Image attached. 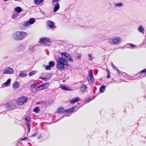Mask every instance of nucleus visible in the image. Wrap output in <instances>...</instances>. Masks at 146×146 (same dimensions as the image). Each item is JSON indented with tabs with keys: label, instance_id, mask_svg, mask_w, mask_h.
<instances>
[{
	"label": "nucleus",
	"instance_id": "3",
	"mask_svg": "<svg viewBox=\"0 0 146 146\" xmlns=\"http://www.w3.org/2000/svg\"><path fill=\"white\" fill-rule=\"evenodd\" d=\"M108 42L112 45H118L122 42V39L119 37L115 36L110 38L108 39Z\"/></svg>",
	"mask_w": 146,
	"mask_h": 146
},
{
	"label": "nucleus",
	"instance_id": "45",
	"mask_svg": "<svg viewBox=\"0 0 146 146\" xmlns=\"http://www.w3.org/2000/svg\"><path fill=\"white\" fill-rule=\"evenodd\" d=\"M60 0H53V2L54 3H58Z\"/></svg>",
	"mask_w": 146,
	"mask_h": 146
},
{
	"label": "nucleus",
	"instance_id": "11",
	"mask_svg": "<svg viewBox=\"0 0 146 146\" xmlns=\"http://www.w3.org/2000/svg\"><path fill=\"white\" fill-rule=\"evenodd\" d=\"M11 81V78L8 79L5 82L2 84V87L4 88L9 86L10 84Z\"/></svg>",
	"mask_w": 146,
	"mask_h": 146
},
{
	"label": "nucleus",
	"instance_id": "21",
	"mask_svg": "<svg viewBox=\"0 0 146 146\" xmlns=\"http://www.w3.org/2000/svg\"><path fill=\"white\" fill-rule=\"evenodd\" d=\"M87 88L86 85H82V87L81 88L80 90L82 92H84L87 90Z\"/></svg>",
	"mask_w": 146,
	"mask_h": 146
},
{
	"label": "nucleus",
	"instance_id": "9",
	"mask_svg": "<svg viewBox=\"0 0 146 146\" xmlns=\"http://www.w3.org/2000/svg\"><path fill=\"white\" fill-rule=\"evenodd\" d=\"M49 85V83H48L43 84H42L38 86L36 88V90H38L46 89L48 87Z\"/></svg>",
	"mask_w": 146,
	"mask_h": 146
},
{
	"label": "nucleus",
	"instance_id": "35",
	"mask_svg": "<svg viewBox=\"0 0 146 146\" xmlns=\"http://www.w3.org/2000/svg\"><path fill=\"white\" fill-rule=\"evenodd\" d=\"M36 72V71H31L29 73V76H32L34 75Z\"/></svg>",
	"mask_w": 146,
	"mask_h": 146
},
{
	"label": "nucleus",
	"instance_id": "1",
	"mask_svg": "<svg viewBox=\"0 0 146 146\" xmlns=\"http://www.w3.org/2000/svg\"><path fill=\"white\" fill-rule=\"evenodd\" d=\"M62 57H58L56 60L57 65V68L59 70L62 71L64 69V65L68 66L69 64L67 62V60L73 62L74 61L73 59L71 57L70 55L65 52L62 53Z\"/></svg>",
	"mask_w": 146,
	"mask_h": 146
},
{
	"label": "nucleus",
	"instance_id": "14",
	"mask_svg": "<svg viewBox=\"0 0 146 146\" xmlns=\"http://www.w3.org/2000/svg\"><path fill=\"white\" fill-rule=\"evenodd\" d=\"M4 107L7 110H11L14 107V106L11 104H7L4 105Z\"/></svg>",
	"mask_w": 146,
	"mask_h": 146
},
{
	"label": "nucleus",
	"instance_id": "26",
	"mask_svg": "<svg viewBox=\"0 0 146 146\" xmlns=\"http://www.w3.org/2000/svg\"><path fill=\"white\" fill-rule=\"evenodd\" d=\"M35 3L37 5H39L42 3L44 0H34Z\"/></svg>",
	"mask_w": 146,
	"mask_h": 146
},
{
	"label": "nucleus",
	"instance_id": "8",
	"mask_svg": "<svg viewBox=\"0 0 146 146\" xmlns=\"http://www.w3.org/2000/svg\"><path fill=\"white\" fill-rule=\"evenodd\" d=\"M27 100V98L25 97H22L19 98L17 102V104L19 105H22L26 102Z\"/></svg>",
	"mask_w": 146,
	"mask_h": 146
},
{
	"label": "nucleus",
	"instance_id": "5",
	"mask_svg": "<svg viewBox=\"0 0 146 146\" xmlns=\"http://www.w3.org/2000/svg\"><path fill=\"white\" fill-rule=\"evenodd\" d=\"M87 79L89 82L90 84H94L95 80L92 72V71H90L89 72Z\"/></svg>",
	"mask_w": 146,
	"mask_h": 146
},
{
	"label": "nucleus",
	"instance_id": "10",
	"mask_svg": "<svg viewBox=\"0 0 146 146\" xmlns=\"http://www.w3.org/2000/svg\"><path fill=\"white\" fill-rule=\"evenodd\" d=\"M14 70L13 69L10 67H7L3 71L4 74H12L13 73Z\"/></svg>",
	"mask_w": 146,
	"mask_h": 146
},
{
	"label": "nucleus",
	"instance_id": "33",
	"mask_svg": "<svg viewBox=\"0 0 146 146\" xmlns=\"http://www.w3.org/2000/svg\"><path fill=\"white\" fill-rule=\"evenodd\" d=\"M30 25L28 21L25 22L23 24V25L25 27H27Z\"/></svg>",
	"mask_w": 146,
	"mask_h": 146
},
{
	"label": "nucleus",
	"instance_id": "7",
	"mask_svg": "<svg viewBox=\"0 0 146 146\" xmlns=\"http://www.w3.org/2000/svg\"><path fill=\"white\" fill-rule=\"evenodd\" d=\"M136 76L138 79H141L142 78L146 77V68L141 70L139 73H137Z\"/></svg>",
	"mask_w": 146,
	"mask_h": 146
},
{
	"label": "nucleus",
	"instance_id": "15",
	"mask_svg": "<svg viewBox=\"0 0 146 146\" xmlns=\"http://www.w3.org/2000/svg\"><path fill=\"white\" fill-rule=\"evenodd\" d=\"M77 108V107L76 106L74 107H73L70 108L68 110H66V114H69L72 113V112L74 111V109L76 108Z\"/></svg>",
	"mask_w": 146,
	"mask_h": 146
},
{
	"label": "nucleus",
	"instance_id": "44",
	"mask_svg": "<svg viewBox=\"0 0 146 146\" xmlns=\"http://www.w3.org/2000/svg\"><path fill=\"white\" fill-rule=\"evenodd\" d=\"M92 99H90V98H88L86 99L85 101V102L87 103L89 102Z\"/></svg>",
	"mask_w": 146,
	"mask_h": 146
},
{
	"label": "nucleus",
	"instance_id": "31",
	"mask_svg": "<svg viewBox=\"0 0 146 146\" xmlns=\"http://www.w3.org/2000/svg\"><path fill=\"white\" fill-rule=\"evenodd\" d=\"M28 21L31 25L34 23L35 22V20L34 18H31Z\"/></svg>",
	"mask_w": 146,
	"mask_h": 146
},
{
	"label": "nucleus",
	"instance_id": "49",
	"mask_svg": "<svg viewBox=\"0 0 146 146\" xmlns=\"http://www.w3.org/2000/svg\"><path fill=\"white\" fill-rule=\"evenodd\" d=\"M95 96H94V98H95Z\"/></svg>",
	"mask_w": 146,
	"mask_h": 146
},
{
	"label": "nucleus",
	"instance_id": "24",
	"mask_svg": "<svg viewBox=\"0 0 146 146\" xmlns=\"http://www.w3.org/2000/svg\"><path fill=\"white\" fill-rule=\"evenodd\" d=\"M106 87L104 85H102L101 86L100 88L99 91L101 93L104 92L105 90Z\"/></svg>",
	"mask_w": 146,
	"mask_h": 146
},
{
	"label": "nucleus",
	"instance_id": "30",
	"mask_svg": "<svg viewBox=\"0 0 146 146\" xmlns=\"http://www.w3.org/2000/svg\"><path fill=\"white\" fill-rule=\"evenodd\" d=\"M48 65L51 67H53L55 65L54 62L53 61H50L48 63Z\"/></svg>",
	"mask_w": 146,
	"mask_h": 146
},
{
	"label": "nucleus",
	"instance_id": "25",
	"mask_svg": "<svg viewBox=\"0 0 146 146\" xmlns=\"http://www.w3.org/2000/svg\"><path fill=\"white\" fill-rule=\"evenodd\" d=\"M13 87L15 88H18L19 87V84L18 82H16L13 84Z\"/></svg>",
	"mask_w": 146,
	"mask_h": 146
},
{
	"label": "nucleus",
	"instance_id": "22",
	"mask_svg": "<svg viewBox=\"0 0 146 146\" xmlns=\"http://www.w3.org/2000/svg\"><path fill=\"white\" fill-rule=\"evenodd\" d=\"M14 10L18 13H19L23 11L22 9L19 7H15Z\"/></svg>",
	"mask_w": 146,
	"mask_h": 146
},
{
	"label": "nucleus",
	"instance_id": "29",
	"mask_svg": "<svg viewBox=\"0 0 146 146\" xmlns=\"http://www.w3.org/2000/svg\"><path fill=\"white\" fill-rule=\"evenodd\" d=\"M27 74L23 73L21 72L19 74V77L23 78L26 77L27 76Z\"/></svg>",
	"mask_w": 146,
	"mask_h": 146
},
{
	"label": "nucleus",
	"instance_id": "40",
	"mask_svg": "<svg viewBox=\"0 0 146 146\" xmlns=\"http://www.w3.org/2000/svg\"><path fill=\"white\" fill-rule=\"evenodd\" d=\"M51 67L48 65L46 66L45 67V69L46 70H50L51 69Z\"/></svg>",
	"mask_w": 146,
	"mask_h": 146
},
{
	"label": "nucleus",
	"instance_id": "48",
	"mask_svg": "<svg viewBox=\"0 0 146 146\" xmlns=\"http://www.w3.org/2000/svg\"><path fill=\"white\" fill-rule=\"evenodd\" d=\"M77 58L78 59H80L81 58V57L80 56H77Z\"/></svg>",
	"mask_w": 146,
	"mask_h": 146
},
{
	"label": "nucleus",
	"instance_id": "2",
	"mask_svg": "<svg viewBox=\"0 0 146 146\" xmlns=\"http://www.w3.org/2000/svg\"><path fill=\"white\" fill-rule=\"evenodd\" d=\"M27 35V33L23 31H18L14 32L12 35L13 39L17 40H20L25 38Z\"/></svg>",
	"mask_w": 146,
	"mask_h": 146
},
{
	"label": "nucleus",
	"instance_id": "32",
	"mask_svg": "<svg viewBox=\"0 0 146 146\" xmlns=\"http://www.w3.org/2000/svg\"><path fill=\"white\" fill-rule=\"evenodd\" d=\"M112 67L114 70L117 71L119 74L120 73L121 71L118 70L117 68L115 67L113 64H112Z\"/></svg>",
	"mask_w": 146,
	"mask_h": 146
},
{
	"label": "nucleus",
	"instance_id": "39",
	"mask_svg": "<svg viewBox=\"0 0 146 146\" xmlns=\"http://www.w3.org/2000/svg\"><path fill=\"white\" fill-rule=\"evenodd\" d=\"M107 78H109L110 77V71L108 70H107Z\"/></svg>",
	"mask_w": 146,
	"mask_h": 146
},
{
	"label": "nucleus",
	"instance_id": "4",
	"mask_svg": "<svg viewBox=\"0 0 146 146\" xmlns=\"http://www.w3.org/2000/svg\"><path fill=\"white\" fill-rule=\"evenodd\" d=\"M39 42L42 44L49 46L50 42V40L48 37H42L40 39Z\"/></svg>",
	"mask_w": 146,
	"mask_h": 146
},
{
	"label": "nucleus",
	"instance_id": "23",
	"mask_svg": "<svg viewBox=\"0 0 146 146\" xmlns=\"http://www.w3.org/2000/svg\"><path fill=\"white\" fill-rule=\"evenodd\" d=\"M114 5L115 7H121L123 6V4L121 3H114Z\"/></svg>",
	"mask_w": 146,
	"mask_h": 146
},
{
	"label": "nucleus",
	"instance_id": "46",
	"mask_svg": "<svg viewBox=\"0 0 146 146\" xmlns=\"http://www.w3.org/2000/svg\"><path fill=\"white\" fill-rule=\"evenodd\" d=\"M36 135V133H34V134H33V135H32V137H34L35 135Z\"/></svg>",
	"mask_w": 146,
	"mask_h": 146
},
{
	"label": "nucleus",
	"instance_id": "43",
	"mask_svg": "<svg viewBox=\"0 0 146 146\" xmlns=\"http://www.w3.org/2000/svg\"><path fill=\"white\" fill-rule=\"evenodd\" d=\"M68 116V115H67L66 114H64V115H62V116L58 120H57V121L63 118L64 116Z\"/></svg>",
	"mask_w": 146,
	"mask_h": 146
},
{
	"label": "nucleus",
	"instance_id": "6",
	"mask_svg": "<svg viewBox=\"0 0 146 146\" xmlns=\"http://www.w3.org/2000/svg\"><path fill=\"white\" fill-rule=\"evenodd\" d=\"M42 76L40 77V78L45 81H48L51 77V75L49 73H43Z\"/></svg>",
	"mask_w": 146,
	"mask_h": 146
},
{
	"label": "nucleus",
	"instance_id": "27",
	"mask_svg": "<svg viewBox=\"0 0 146 146\" xmlns=\"http://www.w3.org/2000/svg\"><path fill=\"white\" fill-rule=\"evenodd\" d=\"M60 87L62 90L68 91L69 90V88L68 87H66L64 85H63L60 86Z\"/></svg>",
	"mask_w": 146,
	"mask_h": 146
},
{
	"label": "nucleus",
	"instance_id": "47",
	"mask_svg": "<svg viewBox=\"0 0 146 146\" xmlns=\"http://www.w3.org/2000/svg\"><path fill=\"white\" fill-rule=\"evenodd\" d=\"M41 135H40V136H38L37 138L38 139H39L41 138Z\"/></svg>",
	"mask_w": 146,
	"mask_h": 146
},
{
	"label": "nucleus",
	"instance_id": "12",
	"mask_svg": "<svg viewBox=\"0 0 146 146\" xmlns=\"http://www.w3.org/2000/svg\"><path fill=\"white\" fill-rule=\"evenodd\" d=\"M25 120L27 122L26 123V125L28 129V132H29L30 130V125L29 123V121H30V118L29 117H25Z\"/></svg>",
	"mask_w": 146,
	"mask_h": 146
},
{
	"label": "nucleus",
	"instance_id": "17",
	"mask_svg": "<svg viewBox=\"0 0 146 146\" xmlns=\"http://www.w3.org/2000/svg\"><path fill=\"white\" fill-rule=\"evenodd\" d=\"M60 8V5L59 3H57L55 5L53 9V12H55L57 11Z\"/></svg>",
	"mask_w": 146,
	"mask_h": 146
},
{
	"label": "nucleus",
	"instance_id": "41",
	"mask_svg": "<svg viewBox=\"0 0 146 146\" xmlns=\"http://www.w3.org/2000/svg\"><path fill=\"white\" fill-rule=\"evenodd\" d=\"M89 58L91 60H92V59L94 58L93 57L92 55L90 54H89Z\"/></svg>",
	"mask_w": 146,
	"mask_h": 146
},
{
	"label": "nucleus",
	"instance_id": "28",
	"mask_svg": "<svg viewBox=\"0 0 146 146\" xmlns=\"http://www.w3.org/2000/svg\"><path fill=\"white\" fill-rule=\"evenodd\" d=\"M18 14L17 13H13L12 15V17L13 19L15 20L17 19V17L18 16Z\"/></svg>",
	"mask_w": 146,
	"mask_h": 146
},
{
	"label": "nucleus",
	"instance_id": "38",
	"mask_svg": "<svg viewBox=\"0 0 146 146\" xmlns=\"http://www.w3.org/2000/svg\"><path fill=\"white\" fill-rule=\"evenodd\" d=\"M36 85L35 84H33L31 85L30 87L34 89L36 87Z\"/></svg>",
	"mask_w": 146,
	"mask_h": 146
},
{
	"label": "nucleus",
	"instance_id": "42",
	"mask_svg": "<svg viewBox=\"0 0 146 146\" xmlns=\"http://www.w3.org/2000/svg\"><path fill=\"white\" fill-rule=\"evenodd\" d=\"M29 50L30 52H33L34 50V48L33 47H32L31 48H29Z\"/></svg>",
	"mask_w": 146,
	"mask_h": 146
},
{
	"label": "nucleus",
	"instance_id": "18",
	"mask_svg": "<svg viewBox=\"0 0 146 146\" xmlns=\"http://www.w3.org/2000/svg\"><path fill=\"white\" fill-rule=\"evenodd\" d=\"M138 30L139 32L141 33H143L144 31V29L142 25H140L137 29Z\"/></svg>",
	"mask_w": 146,
	"mask_h": 146
},
{
	"label": "nucleus",
	"instance_id": "34",
	"mask_svg": "<svg viewBox=\"0 0 146 146\" xmlns=\"http://www.w3.org/2000/svg\"><path fill=\"white\" fill-rule=\"evenodd\" d=\"M36 113H38L39 111V109L38 107H36L33 110Z\"/></svg>",
	"mask_w": 146,
	"mask_h": 146
},
{
	"label": "nucleus",
	"instance_id": "16",
	"mask_svg": "<svg viewBox=\"0 0 146 146\" xmlns=\"http://www.w3.org/2000/svg\"><path fill=\"white\" fill-rule=\"evenodd\" d=\"M66 111V110L64 108L59 107L57 109V113L58 114H60Z\"/></svg>",
	"mask_w": 146,
	"mask_h": 146
},
{
	"label": "nucleus",
	"instance_id": "36",
	"mask_svg": "<svg viewBox=\"0 0 146 146\" xmlns=\"http://www.w3.org/2000/svg\"><path fill=\"white\" fill-rule=\"evenodd\" d=\"M127 44L130 46V47L131 48H136L137 46L136 45H134L133 44L131 43H128Z\"/></svg>",
	"mask_w": 146,
	"mask_h": 146
},
{
	"label": "nucleus",
	"instance_id": "37",
	"mask_svg": "<svg viewBox=\"0 0 146 146\" xmlns=\"http://www.w3.org/2000/svg\"><path fill=\"white\" fill-rule=\"evenodd\" d=\"M136 75L134 76L133 77H131L129 79V80H136L137 79V77H136Z\"/></svg>",
	"mask_w": 146,
	"mask_h": 146
},
{
	"label": "nucleus",
	"instance_id": "20",
	"mask_svg": "<svg viewBox=\"0 0 146 146\" xmlns=\"http://www.w3.org/2000/svg\"><path fill=\"white\" fill-rule=\"evenodd\" d=\"M28 139L27 137H25L22 139H21V140L19 139L18 141V143L17 144V146H21L20 145V144H21V141H24V140H26V141H28Z\"/></svg>",
	"mask_w": 146,
	"mask_h": 146
},
{
	"label": "nucleus",
	"instance_id": "19",
	"mask_svg": "<svg viewBox=\"0 0 146 146\" xmlns=\"http://www.w3.org/2000/svg\"><path fill=\"white\" fill-rule=\"evenodd\" d=\"M47 25L50 28H53L54 26V23L51 21H48L47 22Z\"/></svg>",
	"mask_w": 146,
	"mask_h": 146
},
{
	"label": "nucleus",
	"instance_id": "13",
	"mask_svg": "<svg viewBox=\"0 0 146 146\" xmlns=\"http://www.w3.org/2000/svg\"><path fill=\"white\" fill-rule=\"evenodd\" d=\"M80 100V98L79 97H76L71 99L69 102L71 104H73L79 101Z\"/></svg>",
	"mask_w": 146,
	"mask_h": 146
}]
</instances>
